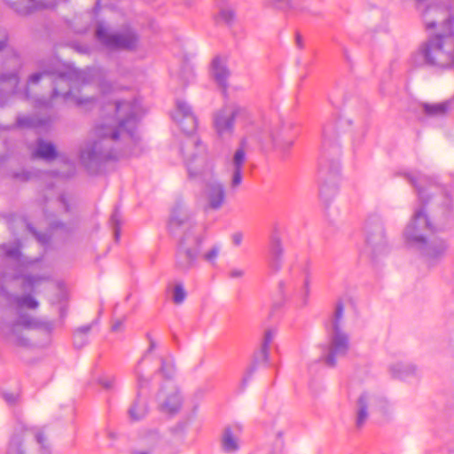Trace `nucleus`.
<instances>
[{
	"label": "nucleus",
	"instance_id": "9b49d317",
	"mask_svg": "<svg viewBox=\"0 0 454 454\" xmlns=\"http://www.w3.org/2000/svg\"><path fill=\"white\" fill-rule=\"evenodd\" d=\"M284 280L278 282V291L285 299H294L295 307L304 308L309 302L310 294V276L307 268L301 267L297 271H291L289 286L293 288V294H289Z\"/></svg>",
	"mask_w": 454,
	"mask_h": 454
},
{
	"label": "nucleus",
	"instance_id": "72a5a7b5",
	"mask_svg": "<svg viewBox=\"0 0 454 454\" xmlns=\"http://www.w3.org/2000/svg\"><path fill=\"white\" fill-rule=\"evenodd\" d=\"M246 148H247V139L243 138L240 141L239 147L234 153L232 161H231L232 167L243 168V166L246 162Z\"/></svg>",
	"mask_w": 454,
	"mask_h": 454
},
{
	"label": "nucleus",
	"instance_id": "ea45409f",
	"mask_svg": "<svg viewBox=\"0 0 454 454\" xmlns=\"http://www.w3.org/2000/svg\"><path fill=\"white\" fill-rule=\"evenodd\" d=\"M91 329V325H87L81 326L76 329L74 335V345H78V339L82 338V335L87 334Z\"/></svg>",
	"mask_w": 454,
	"mask_h": 454
},
{
	"label": "nucleus",
	"instance_id": "c03bdc74",
	"mask_svg": "<svg viewBox=\"0 0 454 454\" xmlns=\"http://www.w3.org/2000/svg\"><path fill=\"white\" fill-rule=\"evenodd\" d=\"M228 275L231 278H241L245 275V270L239 268H233L229 271Z\"/></svg>",
	"mask_w": 454,
	"mask_h": 454
},
{
	"label": "nucleus",
	"instance_id": "c756f323",
	"mask_svg": "<svg viewBox=\"0 0 454 454\" xmlns=\"http://www.w3.org/2000/svg\"><path fill=\"white\" fill-rule=\"evenodd\" d=\"M167 292L170 294L173 302L177 305L182 304L187 296V292L182 282L168 285Z\"/></svg>",
	"mask_w": 454,
	"mask_h": 454
},
{
	"label": "nucleus",
	"instance_id": "ddd939ff",
	"mask_svg": "<svg viewBox=\"0 0 454 454\" xmlns=\"http://www.w3.org/2000/svg\"><path fill=\"white\" fill-rule=\"evenodd\" d=\"M387 401L373 391H364L359 395L354 405L355 426L363 428L374 411H385Z\"/></svg>",
	"mask_w": 454,
	"mask_h": 454
},
{
	"label": "nucleus",
	"instance_id": "f704fd0d",
	"mask_svg": "<svg viewBox=\"0 0 454 454\" xmlns=\"http://www.w3.org/2000/svg\"><path fill=\"white\" fill-rule=\"evenodd\" d=\"M110 223L114 230V239L118 241L121 234V214L117 207L114 208V211L111 215Z\"/></svg>",
	"mask_w": 454,
	"mask_h": 454
},
{
	"label": "nucleus",
	"instance_id": "58836bf2",
	"mask_svg": "<svg viewBox=\"0 0 454 454\" xmlns=\"http://www.w3.org/2000/svg\"><path fill=\"white\" fill-rule=\"evenodd\" d=\"M233 18L234 12L231 9L223 8L219 12L218 20L223 22L230 23L232 21Z\"/></svg>",
	"mask_w": 454,
	"mask_h": 454
},
{
	"label": "nucleus",
	"instance_id": "412c9836",
	"mask_svg": "<svg viewBox=\"0 0 454 454\" xmlns=\"http://www.w3.org/2000/svg\"><path fill=\"white\" fill-rule=\"evenodd\" d=\"M31 155L35 159L51 161L56 159L58 153L55 145L51 142L39 138L36 141L35 147L32 150Z\"/></svg>",
	"mask_w": 454,
	"mask_h": 454
},
{
	"label": "nucleus",
	"instance_id": "f257e3e1",
	"mask_svg": "<svg viewBox=\"0 0 454 454\" xmlns=\"http://www.w3.org/2000/svg\"><path fill=\"white\" fill-rule=\"evenodd\" d=\"M1 249L4 258L0 264V309H7L12 314V317L4 323L2 332L11 344L20 348H31L36 345L33 333L42 332L49 336L54 328L53 323L36 317L26 310L38 307V301L31 294H12L7 291L6 285L21 278L22 289L32 291L49 280V277L23 275L24 270L33 262L24 258L20 245H3Z\"/></svg>",
	"mask_w": 454,
	"mask_h": 454
},
{
	"label": "nucleus",
	"instance_id": "dca6fc26",
	"mask_svg": "<svg viewBox=\"0 0 454 454\" xmlns=\"http://www.w3.org/2000/svg\"><path fill=\"white\" fill-rule=\"evenodd\" d=\"M365 241L375 252H381L386 247V238L382 223L378 218H370L365 223Z\"/></svg>",
	"mask_w": 454,
	"mask_h": 454
},
{
	"label": "nucleus",
	"instance_id": "49530a36",
	"mask_svg": "<svg viewBox=\"0 0 454 454\" xmlns=\"http://www.w3.org/2000/svg\"><path fill=\"white\" fill-rule=\"evenodd\" d=\"M124 321H125L124 318L116 319L112 325V331H114V332L121 331L123 329Z\"/></svg>",
	"mask_w": 454,
	"mask_h": 454
},
{
	"label": "nucleus",
	"instance_id": "9d476101",
	"mask_svg": "<svg viewBox=\"0 0 454 454\" xmlns=\"http://www.w3.org/2000/svg\"><path fill=\"white\" fill-rule=\"evenodd\" d=\"M202 239L192 231L185 232L179 241L175 254V268L186 273L196 267L200 252Z\"/></svg>",
	"mask_w": 454,
	"mask_h": 454
},
{
	"label": "nucleus",
	"instance_id": "4468645a",
	"mask_svg": "<svg viewBox=\"0 0 454 454\" xmlns=\"http://www.w3.org/2000/svg\"><path fill=\"white\" fill-rule=\"evenodd\" d=\"M96 37L109 50H133L138 43V36L132 29L126 28L121 32L112 33L102 24L97 27Z\"/></svg>",
	"mask_w": 454,
	"mask_h": 454
},
{
	"label": "nucleus",
	"instance_id": "e433bc0d",
	"mask_svg": "<svg viewBox=\"0 0 454 454\" xmlns=\"http://www.w3.org/2000/svg\"><path fill=\"white\" fill-rule=\"evenodd\" d=\"M270 137L274 141L276 149L280 151L281 153H285L288 152V150L294 145V139L293 138L275 139L273 135L270 132Z\"/></svg>",
	"mask_w": 454,
	"mask_h": 454
},
{
	"label": "nucleus",
	"instance_id": "2eb2a0df",
	"mask_svg": "<svg viewBox=\"0 0 454 454\" xmlns=\"http://www.w3.org/2000/svg\"><path fill=\"white\" fill-rule=\"evenodd\" d=\"M182 404L183 397L176 386L170 385L160 389L158 395V407L161 413L176 415L180 411Z\"/></svg>",
	"mask_w": 454,
	"mask_h": 454
},
{
	"label": "nucleus",
	"instance_id": "39448f33",
	"mask_svg": "<svg viewBox=\"0 0 454 454\" xmlns=\"http://www.w3.org/2000/svg\"><path fill=\"white\" fill-rule=\"evenodd\" d=\"M434 231V224L429 221L424 207H420L414 210L403 231L407 245L417 250L428 264H434L441 260L448 249V245L443 239H428V235Z\"/></svg>",
	"mask_w": 454,
	"mask_h": 454
},
{
	"label": "nucleus",
	"instance_id": "864d4df0",
	"mask_svg": "<svg viewBox=\"0 0 454 454\" xmlns=\"http://www.w3.org/2000/svg\"><path fill=\"white\" fill-rule=\"evenodd\" d=\"M6 47H7V36H6V35H4V36L0 39V51H2L3 50H4Z\"/></svg>",
	"mask_w": 454,
	"mask_h": 454
},
{
	"label": "nucleus",
	"instance_id": "1a4fd4ad",
	"mask_svg": "<svg viewBox=\"0 0 454 454\" xmlns=\"http://www.w3.org/2000/svg\"><path fill=\"white\" fill-rule=\"evenodd\" d=\"M403 176L413 186L422 204L427 203L432 197H434L442 207L443 215L450 211L451 198L444 186L417 171L404 173Z\"/></svg>",
	"mask_w": 454,
	"mask_h": 454
},
{
	"label": "nucleus",
	"instance_id": "20e7f679",
	"mask_svg": "<svg viewBox=\"0 0 454 454\" xmlns=\"http://www.w3.org/2000/svg\"><path fill=\"white\" fill-rule=\"evenodd\" d=\"M172 118L181 129L188 136L182 141L181 153L184 159L189 176H210L215 169V160L208 156L206 146L192 136L197 128V120L190 105L177 99Z\"/></svg>",
	"mask_w": 454,
	"mask_h": 454
},
{
	"label": "nucleus",
	"instance_id": "423d86ee",
	"mask_svg": "<svg viewBox=\"0 0 454 454\" xmlns=\"http://www.w3.org/2000/svg\"><path fill=\"white\" fill-rule=\"evenodd\" d=\"M416 66L446 67L454 65V20H447L436 35L413 56Z\"/></svg>",
	"mask_w": 454,
	"mask_h": 454
},
{
	"label": "nucleus",
	"instance_id": "0eeeda50",
	"mask_svg": "<svg viewBox=\"0 0 454 454\" xmlns=\"http://www.w3.org/2000/svg\"><path fill=\"white\" fill-rule=\"evenodd\" d=\"M344 305L338 301L326 324L328 341L320 345L319 359L328 366H334L339 357L345 356L349 350V338L343 330Z\"/></svg>",
	"mask_w": 454,
	"mask_h": 454
},
{
	"label": "nucleus",
	"instance_id": "6e6d98bb",
	"mask_svg": "<svg viewBox=\"0 0 454 454\" xmlns=\"http://www.w3.org/2000/svg\"><path fill=\"white\" fill-rule=\"evenodd\" d=\"M85 342H86V341H85V339H84V335H82V338H79V339H78V345H75V347H77V348H82V347H83V345L85 344Z\"/></svg>",
	"mask_w": 454,
	"mask_h": 454
},
{
	"label": "nucleus",
	"instance_id": "7c9ffc66",
	"mask_svg": "<svg viewBox=\"0 0 454 454\" xmlns=\"http://www.w3.org/2000/svg\"><path fill=\"white\" fill-rule=\"evenodd\" d=\"M143 445L147 448V450H153L155 452V450L160 445L162 442V438L160 433L156 430H150L142 437Z\"/></svg>",
	"mask_w": 454,
	"mask_h": 454
},
{
	"label": "nucleus",
	"instance_id": "37998d69",
	"mask_svg": "<svg viewBox=\"0 0 454 454\" xmlns=\"http://www.w3.org/2000/svg\"><path fill=\"white\" fill-rule=\"evenodd\" d=\"M272 4L280 9L291 7V0H269Z\"/></svg>",
	"mask_w": 454,
	"mask_h": 454
},
{
	"label": "nucleus",
	"instance_id": "bb28decb",
	"mask_svg": "<svg viewBox=\"0 0 454 454\" xmlns=\"http://www.w3.org/2000/svg\"><path fill=\"white\" fill-rule=\"evenodd\" d=\"M320 196L326 201L333 199L338 192V181L336 174L331 175L329 179H325L320 185Z\"/></svg>",
	"mask_w": 454,
	"mask_h": 454
},
{
	"label": "nucleus",
	"instance_id": "7ed1b4c3",
	"mask_svg": "<svg viewBox=\"0 0 454 454\" xmlns=\"http://www.w3.org/2000/svg\"><path fill=\"white\" fill-rule=\"evenodd\" d=\"M8 70L0 75V106L13 96H19L29 99L31 89L43 80H49L54 84L52 98L61 96L65 100L71 99L76 106H83L90 104L93 98L77 95L82 85L97 82L102 93L106 94L111 90L112 85L101 78V71L96 67L85 70H77L66 67L63 70L61 65L55 63L42 68L29 75L23 92L18 90L20 82L19 73L21 68L20 58L13 55L5 63Z\"/></svg>",
	"mask_w": 454,
	"mask_h": 454
},
{
	"label": "nucleus",
	"instance_id": "5701e85b",
	"mask_svg": "<svg viewBox=\"0 0 454 454\" xmlns=\"http://www.w3.org/2000/svg\"><path fill=\"white\" fill-rule=\"evenodd\" d=\"M211 73L215 82L222 87H226L230 72L225 62L220 58H215L212 61Z\"/></svg>",
	"mask_w": 454,
	"mask_h": 454
},
{
	"label": "nucleus",
	"instance_id": "a19ab883",
	"mask_svg": "<svg viewBox=\"0 0 454 454\" xmlns=\"http://www.w3.org/2000/svg\"><path fill=\"white\" fill-rule=\"evenodd\" d=\"M51 232L59 231V232H67L70 231V228L66 224L59 222H52L50 223Z\"/></svg>",
	"mask_w": 454,
	"mask_h": 454
},
{
	"label": "nucleus",
	"instance_id": "09e8293b",
	"mask_svg": "<svg viewBox=\"0 0 454 454\" xmlns=\"http://www.w3.org/2000/svg\"><path fill=\"white\" fill-rule=\"evenodd\" d=\"M51 99L45 100V99H36V106H44V107H51L52 106Z\"/></svg>",
	"mask_w": 454,
	"mask_h": 454
},
{
	"label": "nucleus",
	"instance_id": "f8f14e48",
	"mask_svg": "<svg viewBox=\"0 0 454 454\" xmlns=\"http://www.w3.org/2000/svg\"><path fill=\"white\" fill-rule=\"evenodd\" d=\"M250 119V113L246 106L237 103L224 106L214 116V128L217 135L222 137H230L234 132V122H246Z\"/></svg>",
	"mask_w": 454,
	"mask_h": 454
},
{
	"label": "nucleus",
	"instance_id": "79ce46f5",
	"mask_svg": "<svg viewBox=\"0 0 454 454\" xmlns=\"http://www.w3.org/2000/svg\"><path fill=\"white\" fill-rule=\"evenodd\" d=\"M28 230L34 234L36 239L43 245L47 244L50 240V234H41L36 232L31 226L27 225Z\"/></svg>",
	"mask_w": 454,
	"mask_h": 454
},
{
	"label": "nucleus",
	"instance_id": "de8ad7c7",
	"mask_svg": "<svg viewBox=\"0 0 454 454\" xmlns=\"http://www.w3.org/2000/svg\"><path fill=\"white\" fill-rule=\"evenodd\" d=\"M431 13V10H428L427 13L425 14V22L427 28L434 27H435V21L431 20L427 18V16Z\"/></svg>",
	"mask_w": 454,
	"mask_h": 454
},
{
	"label": "nucleus",
	"instance_id": "8fccbe9b",
	"mask_svg": "<svg viewBox=\"0 0 454 454\" xmlns=\"http://www.w3.org/2000/svg\"><path fill=\"white\" fill-rule=\"evenodd\" d=\"M100 384L105 387V388H111L114 385V380H100Z\"/></svg>",
	"mask_w": 454,
	"mask_h": 454
},
{
	"label": "nucleus",
	"instance_id": "a18cd8bd",
	"mask_svg": "<svg viewBox=\"0 0 454 454\" xmlns=\"http://www.w3.org/2000/svg\"><path fill=\"white\" fill-rule=\"evenodd\" d=\"M243 240V234L240 231L234 232L231 235V242L235 247H239L241 245Z\"/></svg>",
	"mask_w": 454,
	"mask_h": 454
},
{
	"label": "nucleus",
	"instance_id": "6ab92c4d",
	"mask_svg": "<svg viewBox=\"0 0 454 454\" xmlns=\"http://www.w3.org/2000/svg\"><path fill=\"white\" fill-rule=\"evenodd\" d=\"M285 249L279 236L273 235L270 242V259L269 267L272 272L277 273L282 269Z\"/></svg>",
	"mask_w": 454,
	"mask_h": 454
},
{
	"label": "nucleus",
	"instance_id": "bf43d9fd",
	"mask_svg": "<svg viewBox=\"0 0 454 454\" xmlns=\"http://www.w3.org/2000/svg\"><path fill=\"white\" fill-rule=\"evenodd\" d=\"M6 400H7V401H11V400H12V397H9V398H8V397H6Z\"/></svg>",
	"mask_w": 454,
	"mask_h": 454
},
{
	"label": "nucleus",
	"instance_id": "a211bd4d",
	"mask_svg": "<svg viewBox=\"0 0 454 454\" xmlns=\"http://www.w3.org/2000/svg\"><path fill=\"white\" fill-rule=\"evenodd\" d=\"M191 219V213L185 205L178 201L174 206L168 222L169 231L173 234L176 233L178 229L186 227Z\"/></svg>",
	"mask_w": 454,
	"mask_h": 454
},
{
	"label": "nucleus",
	"instance_id": "4be33fe9",
	"mask_svg": "<svg viewBox=\"0 0 454 454\" xmlns=\"http://www.w3.org/2000/svg\"><path fill=\"white\" fill-rule=\"evenodd\" d=\"M389 370L392 376L399 380H407L419 375L418 367L412 363L397 362L393 364Z\"/></svg>",
	"mask_w": 454,
	"mask_h": 454
},
{
	"label": "nucleus",
	"instance_id": "4d7b16f0",
	"mask_svg": "<svg viewBox=\"0 0 454 454\" xmlns=\"http://www.w3.org/2000/svg\"><path fill=\"white\" fill-rule=\"evenodd\" d=\"M320 173L322 176L325 174V169L323 167L320 168Z\"/></svg>",
	"mask_w": 454,
	"mask_h": 454
},
{
	"label": "nucleus",
	"instance_id": "a878e982",
	"mask_svg": "<svg viewBox=\"0 0 454 454\" xmlns=\"http://www.w3.org/2000/svg\"><path fill=\"white\" fill-rule=\"evenodd\" d=\"M146 337L149 341V347H148L147 350L145 352L141 360L137 363V366L135 367V371H134L135 375L137 377L138 388H142L143 387H145L148 384V380L144 378L143 370L141 369V363L157 347L156 341L153 339V337L151 336L150 333H147Z\"/></svg>",
	"mask_w": 454,
	"mask_h": 454
},
{
	"label": "nucleus",
	"instance_id": "3c124183",
	"mask_svg": "<svg viewBox=\"0 0 454 454\" xmlns=\"http://www.w3.org/2000/svg\"><path fill=\"white\" fill-rule=\"evenodd\" d=\"M59 201L64 207L65 211H68L69 210V206H68L67 199L64 195H62L59 198Z\"/></svg>",
	"mask_w": 454,
	"mask_h": 454
},
{
	"label": "nucleus",
	"instance_id": "6e6552de",
	"mask_svg": "<svg viewBox=\"0 0 454 454\" xmlns=\"http://www.w3.org/2000/svg\"><path fill=\"white\" fill-rule=\"evenodd\" d=\"M7 454H51L39 429L18 425L11 436Z\"/></svg>",
	"mask_w": 454,
	"mask_h": 454
},
{
	"label": "nucleus",
	"instance_id": "5fc2aeb1",
	"mask_svg": "<svg viewBox=\"0 0 454 454\" xmlns=\"http://www.w3.org/2000/svg\"><path fill=\"white\" fill-rule=\"evenodd\" d=\"M132 454H155L153 450H137L132 452Z\"/></svg>",
	"mask_w": 454,
	"mask_h": 454
},
{
	"label": "nucleus",
	"instance_id": "13d9d810",
	"mask_svg": "<svg viewBox=\"0 0 454 454\" xmlns=\"http://www.w3.org/2000/svg\"><path fill=\"white\" fill-rule=\"evenodd\" d=\"M26 179H27V180L30 179V176H29V175H28V174H27Z\"/></svg>",
	"mask_w": 454,
	"mask_h": 454
},
{
	"label": "nucleus",
	"instance_id": "aec40b11",
	"mask_svg": "<svg viewBox=\"0 0 454 454\" xmlns=\"http://www.w3.org/2000/svg\"><path fill=\"white\" fill-rule=\"evenodd\" d=\"M17 12L22 15L29 14L30 12L51 8L53 4L45 0H5Z\"/></svg>",
	"mask_w": 454,
	"mask_h": 454
},
{
	"label": "nucleus",
	"instance_id": "f03ea898",
	"mask_svg": "<svg viewBox=\"0 0 454 454\" xmlns=\"http://www.w3.org/2000/svg\"><path fill=\"white\" fill-rule=\"evenodd\" d=\"M107 115L94 130L95 138L85 143L80 153L84 167L94 171L102 162L122 156L137 155L140 148L136 134L137 122L143 114L137 100L120 101L108 105Z\"/></svg>",
	"mask_w": 454,
	"mask_h": 454
},
{
	"label": "nucleus",
	"instance_id": "393cba45",
	"mask_svg": "<svg viewBox=\"0 0 454 454\" xmlns=\"http://www.w3.org/2000/svg\"><path fill=\"white\" fill-rule=\"evenodd\" d=\"M49 118L40 119L35 116L20 115L16 121V127L20 129H41L46 128L50 124Z\"/></svg>",
	"mask_w": 454,
	"mask_h": 454
},
{
	"label": "nucleus",
	"instance_id": "473e14b6",
	"mask_svg": "<svg viewBox=\"0 0 454 454\" xmlns=\"http://www.w3.org/2000/svg\"><path fill=\"white\" fill-rule=\"evenodd\" d=\"M275 335L276 332L273 329H268L264 333L260 350V359L263 362H267L269 359L270 347Z\"/></svg>",
	"mask_w": 454,
	"mask_h": 454
},
{
	"label": "nucleus",
	"instance_id": "c85d7f7f",
	"mask_svg": "<svg viewBox=\"0 0 454 454\" xmlns=\"http://www.w3.org/2000/svg\"><path fill=\"white\" fill-rule=\"evenodd\" d=\"M423 112L432 117H439L445 115L450 109L449 102H442L435 104H422Z\"/></svg>",
	"mask_w": 454,
	"mask_h": 454
},
{
	"label": "nucleus",
	"instance_id": "f3484780",
	"mask_svg": "<svg viewBox=\"0 0 454 454\" xmlns=\"http://www.w3.org/2000/svg\"><path fill=\"white\" fill-rule=\"evenodd\" d=\"M205 197L207 207L213 210L220 209L226 200V191L223 183L211 180L206 184Z\"/></svg>",
	"mask_w": 454,
	"mask_h": 454
},
{
	"label": "nucleus",
	"instance_id": "cd10ccee",
	"mask_svg": "<svg viewBox=\"0 0 454 454\" xmlns=\"http://www.w3.org/2000/svg\"><path fill=\"white\" fill-rule=\"evenodd\" d=\"M222 447L225 452H234L239 448V437L233 434L230 427L225 428L223 431Z\"/></svg>",
	"mask_w": 454,
	"mask_h": 454
},
{
	"label": "nucleus",
	"instance_id": "4c0bfd02",
	"mask_svg": "<svg viewBox=\"0 0 454 454\" xmlns=\"http://www.w3.org/2000/svg\"><path fill=\"white\" fill-rule=\"evenodd\" d=\"M242 168H235L232 167L231 180H230V186L232 189H235L239 187L242 183Z\"/></svg>",
	"mask_w": 454,
	"mask_h": 454
},
{
	"label": "nucleus",
	"instance_id": "052dcab7",
	"mask_svg": "<svg viewBox=\"0 0 454 454\" xmlns=\"http://www.w3.org/2000/svg\"><path fill=\"white\" fill-rule=\"evenodd\" d=\"M6 400H7V401H11V400H12V397H9V398H8V397H6Z\"/></svg>",
	"mask_w": 454,
	"mask_h": 454
},
{
	"label": "nucleus",
	"instance_id": "2f4dec72",
	"mask_svg": "<svg viewBox=\"0 0 454 454\" xmlns=\"http://www.w3.org/2000/svg\"><path fill=\"white\" fill-rule=\"evenodd\" d=\"M159 372L168 380H171L176 374V367L172 356L161 357Z\"/></svg>",
	"mask_w": 454,
	"mask_h": 454
},
{
	"label": "nucleus",
	"instance_id": "603ef678",
	"mask_svg": "<svg viewBox=\"0 0 454 454\" xmlns=\"http://www.w3.org/2000/svg\"><path fill=\"white\" fill-rule=\"evenodd\" d=\"M295 41L298 48L302 49L304 47L303 39L300 34L296 35Z\"/></svg>",
	"mask_w": 454,
	"mask_h": 454
},
{
	"label": "nucleus",
	"instance_id": "c9c22d12",
	"mask_svg": "<svg viewBox=\"0 0 454 454\" xmlns=\"http://www.w3.org/2000/svg\"><path fill=\"white\" fill-rule=\"evenodd\" d=\"M220 251L221 246L214 245L202 254V259L210 265L215 266L220 254Z\"/></svg>",
	"mask_w": 454,
	"mask_h": 454
},
{
	"label": "nucleus",
	"instance_id": "b1692460",
	"mask_svg": "<svg viewBox=\"0 0 454 454\" xmlns=\"http://www.w3.org/2000/svg\"><path fill=\"white\" fill-rule=\"evenodd\" d=\"M128 413L132 421H139L143 419L148 413L146 398L142 397L141 395L138 394L136 400L129 407Z\"/></svg>",
	"mask_w": 454,
	"mask_h": 454
}]
</instances>
